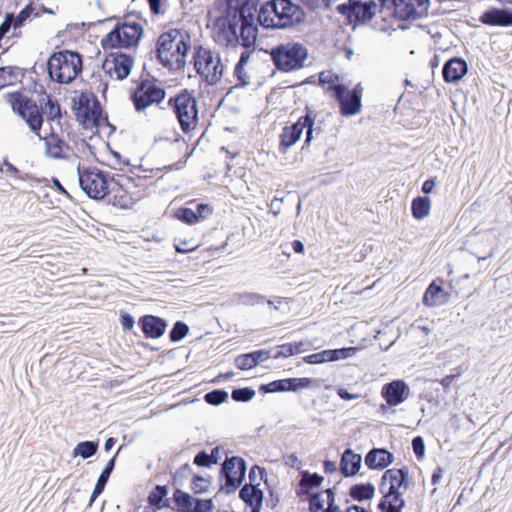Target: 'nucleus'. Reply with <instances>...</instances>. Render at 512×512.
I'll use <instances>...</instances> for the list:
<instances>
[{
  "instance_id": "2",
  "label": "nucleus",
  "mask_w": 512,
  "mask_h": 512,
  "mask_svg": "<svg viewBox=\"0 0 512 512\" xmlns=\"http://www.w3.org/2000/svg\"><path fill=\"white\" fill-rule=\"evenodd\" d=\"M13 113L18 115L29 127L39 140H44L40 131L42 129L45 116L49 122H54L62 118L61 105L55 97H48L46 108L37 107V103L21 91L9 92L5 95Z\"/></svg>"
},
{
  "instance_id": "22",
  "label": "nucleus",
  "mask_w": 512,
  "mask_h": 512,
  "mask_svg": "<svg viewBox=\"0 0 512 512\" xmlns=\"http://www.w3.org/2000/svg\"><path fill=\"white\" fill-rule=\"evenodd\" d=\"M122 447H123V445H121L117 449L115 455L111 459L108 460V462L104 466L103 470L101 471L100 475L98 476V479L95 483L94 489H93L92 494L89 499V503L87 506L88 508L91 507L92 504L94 503V501L104 492L105 487L110 479V476L115 469L116 459H117V456H118L120 450L122 449Z\"/></svg>"
},
{
  "instance_id": "29",
  "label": "nucleus",
  "mask_w": 512,
  "mask_h": 512,
  "mask_svg": "<svg viewBox=\"0 0 512 512\" xmlns=\"http://www.w3.org/2000/svg\"><path fill=\"white\" fill-rule=\"evenodd\" d=\"M362 457L351 449H346L341 457L340 470L345 477L354 476L360 469Z\"/></svg>"
},
{
  "instance_id": "12",
  "label": "nucleus",
  "mask_w": 512,
  "mask_h": 512,
  "mask_svg": "<svg viewBox=\"0 0 512 512\" xmlns=\"http://www.w3.org/2000/svg\"><path fill=\"white\" fill-rule=\"evenodd\" d=\"M134 66V57L131 54L121 51L110 52L102 62V69L112 77L115 74L116 80H124L131 74Z\"/></svg>"
},
{
  "instance_id": "15",
  "label": "nucleus",
  "mask_w": 512,
  "mask_h": 512,
  "mask_svg": "<svg viewBox=\"0 0 512 512\" xmlns=\"http://www.w3.org/2000/svg\"><path fill=\"white\" fill-rule=\"evenodd\" d=\"M304 129H307L305 144H309L312 140L313 120L309 115H306L299 118V120L293 125L283 129L281 134V145L286 148L294 145L300 139Z\"/></svg>"
},
{
  "instance_id": "16",
  "label": "nucleus",
  "mask_w": 512,
  "mask_h": 512,
  "mask_svg": "<svg viewBox=\"0 0 512 512\" xmlns=\"http://www.w3.org/2000/svg\"><path fill=\"white\" fill-rule=\"evenodd\" d=\"M179 35H181L180 29L173 28L165 31L158 37L155 45L156 59L169 71L174 69V63L173 60L165 54L172 50L173 44L178 39Z\"/></svg>"
},
{
  "instance_id": "9",
  "label": "nucleus",
  "mask_w": 512,
  "mask_h": 512,
  "mask_svg": "<svg viewBox=\"0 0 512 512\" xmlns=\"http://www.w3.org/2000/svg\"><path fill=\"white\" fill-rule=\"evenodd\" d=\"M246 461L240 456L226 457L219 472V492L234 493L245 479Z\"/></svg>"
},
{
  "instance_id": "39",
  "label": "nucleus",
  "mask_w": 512,
  "mask_h": 512,
  "mask_svg": "<svg viewBox=\"0 0 512 512\" xmlns=\"http://www.w3.org/2000/svg\"><path fill=\"white\" fill-rule=\"evenodd\" d=\"M3 165L6 167V172L10 173L16 179L24 181L30 180L37 183H45L46 185L48 183V179L45 177L38 178L31 173H21V171L14 164L9 162L7 158L4 159Z\"/></svg>"
},
{
  "instance_id": "19",
  "label": "nucleus",
  "mask_w": 512,
  "mask_h": 512,
  "mask_svg": "<svg viewBox=\"0 0 512 512\" xmlns=\"http://www.w3.org/2000/svg\"><path fill=\"white\" fill-rule=\"evenodd\" d=\"M381 394L390 406L404 402L409 395V388L403 380H394L383 386Z\"/></svg>"
},
{
  "instance_id": "56",
  "label": "nucleus",
  "mask_w": 512,
  "mask_h": 512,
  "mask_svg": "<svg viewBox=\"0 0 512 512\" xmlns=\"http://www.w3.org/2000/svg\"><path fill=\"white\" fill-rule=\"evenodd\" d=\"M355 347L327 350L328 360L336 361L352 357L356 353Z\"/></svg>"
},
{
  "instance_id": "63",
  "label": "nucleus",
  "mask_w": 512,
  "mask_h": 512,
  "mask_svg": "<svg viewBox=\"0 0 512 512\" xmlns=\"http://www.w3.org/2000/svg\"><path fill=\"white\" fill-rule=\"evenodd\" d=\"M260 390L264 393L284 392L283 391V380L272 381L268 384H262Z\"/></svg>"
},
{
  "instance_id": "10",
  "label": "nucleus",
  "mask_w": 512,
  "mask_h": 512,
  "mask_svg": "<svg viewBox=\"0 0 512 512\" xmlns=\"http://www.w3.org/2000/svg\"><path fill=\"white\" fill-rule=\"evenodd\" d=\"M156 82L157 79L154 77L142 79L137 87L131 90L130 100L137 112L144 111L153 104L159 105L165 99V88L158 86Z\"/></svg>"
},
{
  "instance_id": "4",
  "label": "nucleus",
  "mask_w": 512,
  "mask_h": 512,
  "mask_svg": "<svg viewBox=\"0 0 512 512\" xmlns=\"http://www.w3.org/2000/svg\"><path fill=\"white\" fill-rule=\"evenodd\" d=\"M305 18L303 9L290 0H271L258 11V24L265 28L284 29L301 23Z\"/></svg>"
},
{
  "instance_id": "48",
  "label": "nucleus",
  "mask_w": 512,
  "mask_h": 512,
  "mask_svg": "<svg viewBox=\"0 0 512 512\" xmlns=\"http://www.w3.org/2000/svg\"><path fill=\"white\" fill-rule=\"evenodd\" d=\"M119 322L124 332H130L135 337H140V334L135 330V319L132 314L124 310H120Z\"/></svg>"
},
{
  "instance_id": "40",
  "label": "nucleus",
  "mask_w": 512,
  "mask_h": 512,
  "mask_svg": "<svg viewBox=\"0 0 512 512\" xmlns=\"http://www.w3.org/2000/svg\"><path fill=\"white\" fill-rule=\"evenodd\" d=\"M375 488L372 484H356L350 488V496L358 501L371 499Z\"/></svg>"
},
{
  "instance_id": "58",
  "label": "nucleus",
  "mask_w": 512,
  "mask_h": 512,
  "mask_svg": "<svg viewBox=\"0 0 512 512\" xmlns=\"http://www.w3.org/2000/svg\"><path fill=\"white\" fill-rule=\"evenodd\" d=\"M193 463L201 468H210L212 466V460L209 457V453L206 450H200L193 459Z\"/></svg>"
},
{
  "instance_id": "54",
  "label": "nucleus",
  "mask_w": 512,
  "mask_h": 512,
  "mask_svg": "<svg viewBox=\"0 0 512 512\" xmlns=\"http://www.w3.org/2000/svg\"><path fill=\"white\" fill-rule=\"evenodd\" d=\"M322 481H323V477L318 474L305 473L303 475V478H302L300 484H301L302 488L305 489L306 492L310 494L309 490L314 487L320 486Z\"/></svg>"
},
{
  "instance_id": "52",
  "label": "nucleus",
  "mask_w": 512,
  "mask_h": 512,
  "mask_svg": "<svg viewBox=\"0 0 512 512\" xmlns=\"http://www.w3.org/2000/svg\"><path fill=\"white\" fill-rule=\"evenodd\" d=\"M223 70H224V66L223 64L221 63L220 60L217 61V63H215L212 67V72H205V75L203 77V80L208 84V85H215L217 84L221 77H222V74H223Z\"/></svg>"
},
{
  "instance_id": "25",
  "label": "nucleus",
  "mask_w": 512,
  "mask_h": 512,
  "mask_svg": "<svg viewBox=\"0 0 512 512\" xmlns=\"http://www.w3.org/2000/svg\"><path fill=\"white\" fill-rule=\"evenodd\" d=\"M483 24L490 26H512V10L493 8L480 16Z\"/></svg>"
},
{
  "instance_id": "37",
  "label": "nucleus",
  "mask_w": 512,
  "mask_h": 512,
  "mask_svg": "<svg viewBox=\"0 0 512 512\" xmlns=\"http://www.w3.org/2000/svg\"><path fill=\"white\" fill-rule=\"evenodd\" d=\"M431 200L427 196H418L412 201L411 210L415 219L421 220L430 214Z\"/></svg>"
},
{
  "instance_id": "45",
  "label": "nucleus",
  "mask_w": 512,
  "mask_h": 512,
  "mask_svg": "<svg viewBox=\"0 0 512 512\" xmlns=\"http://www.w3.org/2000/svg\"><path fill=\"white\" fill-rule=\"evenodd\" d=\"M174 217L187 225H194L197 222V217L192 208L181 206L174 211Z\"/></svg>"
},
{
  "instance_id": "30",
  "label": "nucleus",
  "mask_w": 512,
  "mask_h": 512,
  "mask_svg": "<svg viewBox=\"0 0 512 512\" xmlns=\"http://www.w3.org/2000/svg\"><path fill=\"white\" fill-rule=\"evenodd\" d=\"M46 155L53 159H66L67 155L64 149H69V145L59 137L53 129L51 130L50 137L45 141Z\"/></svg>"
},
{
  "instance_id": "24",
  "label": "nucleus",
  "mask_w": 512,
  "mask_h": 512,
  "mask_svg": "<svg viewBox=\"0 0 512 512\" xmlns=\"http://www.w3.org/2000/svg\"><path fill=\"white\" fill-rule=\"evenodd\" d=\"M468 66L465 60L459 57L448 60L442 69L443 79L447 83H456L467 73Z\"/></svg>"
},
{
  "instance_id": "3",
  "label": "nucleus",
  "mask_w": 512,
  "mask_h": 512,
  "mask_svg": "<svg viewBox=\"0 0 512 512\" xmlns=\"http://www.w3.org/2000/svg\"><path fill=\"white\" fill-rule=\"evenodd\" d=\"M148 20L138 11H128L101 39V47L112 49L136 48L144 36V25Z\"/></svg>"
},
{
  "instance_id": "17",
  "label": "nucleus",
  "mask_w": 512,
  "mask_h": 512,
  "mask_svg": "<svg viewBox=\"0 0 512 512\" xmlns=\"http://www.w3.org/2000/svg\"><path fill=\"white\" fill-rule=\"evenodd\" d=\"M137 326L146 339H159L165 334L168 322L160 316L144 314L139 317Z\"/></svg>"
},
{
  "instance_id": "13",
  "label": "nucleus",
  "mask_w": 512,
  "mask_h": 512,
  "mask_svg": "<svg viewBox=\"0 0 512 512\" xmlns=\"http://www.w3.org/2000/svg\"><path fill=\"white\" fill-rule=\"evenodd\" d=\"M335 98L340 105V113L343 116H352L361 111L362 88L358 84L350 90L345 85L335 87Z\"/></svg>"
},
{
  "instance_id": "18",
  "label": "nucleus",
  "mask_w": 512,
  "mask_h": 512,
  "mask_svg": "<svg viewBox=\"0 0 512 512\" xmlns=\"http://www.w3.org/2000/svg\"><path fill=\"white\" fill-rule=\"evenodd\" d=\"M92 107L81 114L76 113V119L85 130L99 128L102 125L104 115L107 114L101 107L100 101L94 93H91Z\"/></svg>"
},
{
  "instance_id": "61",
  "label": "nucleus",
  "mask_w": 512,
  "mask_h": 512,
  "mask_svg": "<svg viewBox=\"0 0 512 512\" xmlns=\"http://www.w3.org/2000/svg\"><path fill=\"white\" fill-rule=\"evenodd\" d=\"M234 75L238 80V83L235 85L236 88L244 87L249 83L248 75L244 70V66L236 64L234 68Z\"/></svg>"
},
{
  "instance_id": "51",
  "label": "nucleus",
  "mask_w": 512,
  "mask_h": 512,
  "mask_svg": "<svg viewBox=\"0 0 512 512\" xmlns=\"http://www.w3.org/2000/svg\"><path fill=\"white\" fill-rule=\"evenodd\" d=\"M91 101L92 98L90 99L88 94L85 92H82L78 99L73 98L72 110L74 115L76 116V113L81 114L88 111L92 107V104H90Z\"/></svg>"
},
{
  "instance_id": "50",
  "label": "nucleus",
  "mask_w": 512,
  "mask_h": 512,
  "mask_svg": "<svg viewBox=\"0 0 512 512\" xmlns=\"http://www.w3.org/2000/svg\"><path fill=\"white\" fill-rule=\"evenodd\" d=\"M256 391L252 387H239L234 388L231 393V398L235 402H248L254 398Z\"/></svg>"
},
{
  "instance_id": "6",
  "label": "nucleus",
  "mask_w": 512,
  "mask_h": 512,
  "mask_svg": "<svg viewBox=\"0 0 512 512\" xmlns=\"http://www.w3.org/2000/svg\"><path fill=\"white\" fill-rule=\"evenodd\" d=\"M82 64L83 56L78 51L61 50L49 56L46 71L51 81L70 84L82 73Z\"/></svg>"
},
{
  "instance_id": "35",
  "label": "nucleus",
  "mask_w": 512,
  "mask_h": 512,
  "mask_svg": "<svg viewBox=\"0 0 512 512\" xmlns=\"http://www.w3.org/2000/svg\"><path fill=\"white\" fill-rule=\"evenodd\" d=\"M334 501V493L331 489L311 494L309 500V509L311 512H325L328 503Z\"/></svg>"
},
{
  "instance_id": "60",
  "label": "nucleus",
  "mask_w": 512,
  "mask_h": 512,
  "mask_svg": "<svg viewBox=\"0 0 512 512\" xmlns=\"http://www.w3.org/2000/svg\"><path fill=\"white\" fill-rule=\"evenodd\" d=\"M213 499H201L197 498L194 512H212L214 510Z\"/></svg>"
},
{
  "instance_id": "31",
  "label": "nucleus",
  "mask_w": 512,
  "mask_h": 512,
  "mask_svg": "<svg viewBox=\"0 0 512 512\" xmlns=\"http://www.w3.org/2000/svg\"><path fill=\"white\" fill-rule=\"evenodd\" d=\"M192 64L198 75L203 79L206 70L213 64V56L210 50L204 49L202 46L196 47L192 56Z\"/></svg>"
},
{
  "instance_id": "21",
  "label": "nucleus",
  "mask_w": 512,
  "mask_h": 512,
  "mask_svg": "<svg viewBox=\"0 0 512 512\" xmlns=\"http://www.w3.org/2000/svg\"><path fill=\"white\" fill-rule=\"evenodd\" d=\"M375 0H349V17L354 16L358 22L370 20L377 11Z\"/></svg>"
},
{
  "instance_id": "1",
  "label": "nucleus",
  "mask_w": 512,
  "mask_h": 512,
  "mask_svg": "<svg viewBox=\"0 0 512 512\" xmlns=\"http://www.w3.org/2000/svg\"><path fill=\"white\" fill-rule=\"evenodd\" d=\"M222 14L213 20L214 40L223 47L241 45L248 49L256 43V1L219 0Z\"/></svg>"
},
{
  "instance_id": "5",
  "label": "nucleus",
  "mask_w": 512,
  "mask_h": 512,
  "mask_svg": "<svg viewBox=\"0 0 512 512\" xmlns=\"http://www.w3.org/2000/svg\"><path fill=\"white\" fill-rule=\"evenodd\" d=\"M408 470L388 469L382 476L380 491L383 498L378 504L381 512H401L405 505L402 495L408 489Z\"/></svg>"
},
{
  "instance_id": "59",
  "label": "nucleus",
  "mask_w": 512,
  "mask_h": 512,
  "mask_svg": "<svg viewBox=\"0 0 512 512\" xmlns=\"http://www.w3.org/2000/svg\"><path fill=\"white\" fill-rule=\"evenodd\" d=\"M18 15L23 19L25 22L28 19H31L32 17L38 18L40 17V13L36 12V7L33 2H29L27 5H25L24 8L20 10Z\"/></svg>"
},
{
  "instance_id": "20",
  "label": "nucleus",
  "mask_w": 512,
  "mask_h": 512,
  "mask_svg": "<svg viewBox=\"0 0 512 512\" xmlns=\"http://www.w3.org/2000/svg\"><path fill=\"white\" fill-rule=\"evenodd\" d=\"M113 185H109V195L106 196L107 203L120 209H130L136 200L125 190L122 185L113 178Z\"/></svg>"
},
{
  "instance_id": "43",
  "label": "nucleus",
  "mask_w": 512,
  "mask_h": 512,
  "mask_svg": "<svg viewBox=\"0 0 512 512\" xmlns=\"http://www.w3.org/2000/svg\"><path fill=\"white\" fill-rule=\"evenodd\" d=\"M24 24L25 21L21 19L18 14L7 12L4 16L3 22L0 24V27L4 26L5 34L7 35L11 30L17 31L19 28L24 26Z\"/></svg>"
},
{
  "instance_id": "23",
  "label": "nucleus",
  "mask_w": 512,
  "mask_h": 512,
  "mask_svg": "<svg viewBox=\"0 0 512 512\" xmlns=\"http://www.w3.org/2000/svg\"><path fill=\"white\" fill-rule=\"evenodd\" d=\"M176 41V48L171 53V57H169L173 60L174 63V69L172 71H179L184 69L186 65V56L191 49V37L188 32L181 31V35H179Z\"/></svg>"
},
{
  "instance_id": "64",
  "label": "nucleus",
  "mask_w": 512,
  "mask_h": 512,
  "mask_svg": "<svg viewBox=\"0 0 512 512\" xmlns=\"http://www.w3.org/2000/svg\"><path fill=\"white\" fill-rule=\"evenodd\" d=\"M412 447H413V451H414L415 455L418 458L423 457L424 452H425V445H424V441H423L422 437H420V436L415 437L412 440Z\"/></svg>"
},
{
  "instance_id": "32",
  "label": "nucleus",
  "mask_w": 512,
  "mask_h": 512,
  "mask_svg": "<svg viewBox=\"0 0 512 512\" xmlns=\"http://www.w3.org/2000/svg\"><path fill=\"white\" fill-rule=\"evenodd\" d=\"M197 498L176 487L173 492L172 501L178 512H194Z\"/></svg>"
},
{
  "instance_id": "42",
  "label": "nucleus",
  "mask_w": 512,
  "mask_h": 512,
  "mask_svg": "<svg viewBox=\"0 0 512 512\" xmlns=\"http://www.w3.org/2000/svg\"><path fill=\"white\" fill-rule=\"evenodd\" d=\"M190 328L187 323L181 320H177L171 330L169 331L168 337L170 342L178 343L181 342L189 333Z\"/></svg>"
},
{
  "instance_id": "46",
  "label": "nucleus",
  "mask_w": 512,
  "mask_h": 512,
  "mask_svg": "<svg viewBox=\"0 0 512 512\" xmlns=\"http://www.w3.org/2000/svg\"><path fill=\"white\" fill-rule=\"evenodd\" d=\"M235 366L240 370H248L256 367V350L241 354L235 358Z\"/></svg>"
},
{
  "instance_id": "36",
  "label": "nucleus",
  "mask_w": 512,
  "mask_h": 512,
  "mask_svg": "<svg viewBox=\"0 0 512 512\" xmlns=\"http://www.w3.org/2000/svg\"><path fill=\"white\" fill-rule=\"evenodd\" d=\"M300 345L293 344H284L276 348L273 351L272 355H269L268 352H264L263 350H258V363L268 359L269 357L279 358V357H289L293 354L300 353Z\"/></svg>"
},
{
  "instance_id": "55",
  "label": "nucleus",
  "mask_w": 512,
  "mask_h": 512,
  "mask_svg": "<svg viewBox=\"0 0 512 512\" xmlns=\"http://www.w3.org/2000/svg\"><path fill=\"white\" fill-rule=\"evenodd\" d=\"M192 474V468L188 463L180 466L176 472L172 475V484L174 486H182L183 481L186 480Z\"/></svg>"
},
{
  "instance_id": "14",
  "label": "nucleus",
  "mask_w": 512,
  "mask_h": 512,
  "mask_svg": "<svg viewBox=\"0 0 512 512\" xmlns=\"http://www.w3.org/2000/svg\"><path fill=\"white\" fill-rule=\"evenodd\" d=\"M395 16L401 20H416L428 13L429 0H392Z\"/></svg>"
},
{
  "instance_id": "28",
  "label": "nucleus",
  "mask_w": 512,
  "mask_h": 512,
  "mask_svg": "<svg viewBox=\"0 0 512 512\" xmlns=\"http://www.w3.org/2000/svg\"><path fill=\"white\" fill-rule=\"evenodd\" d=\"M450 299V294L441 286L432 282L426 289L423 296V303L429 307H437L446 304Z\"/></svg>"
},
{
  "instance_id": "49",
  "label": "nucleus",
  "mask_w": 512,
  "mask_h": 512,
  "mask_svg": "<svg viewBox=\"0 0 512 512\" xmlns=\"http://www.w3.org/2000/svg\"><path fill=\"white\" fill-rule=\"evenodd\" d=\"M319 82L326 90H332L335 93L336 86H344L338 83V76L331 71H323L319 74Z\"/></svg>"
},
{
  "instance_id": "38",
  "label": "nucleus",
  "mask_w": 512,
  "mask_h": 512,
  "mask_svg": "<svg viewBox=\"0 0 512 512\" xmlns=\"http://www.w3.org/2000/svg\"><path fill=\"white\" fill-rule=\"evenodd\" d=\"M99 449L98 441L85 440L76 444L72 451L73 457L88 459L96 455Z\"/></svg>"
},
{
  "instance_id": "53",
  "label": "nucleus",
  "mask_w": 512,
  "mask_h": 512,
  "mask_svg": "<svg viewBox=\"0 0 512 512\" xmlns=\"http://www.w3.org/2000/svg\"><path fill=\"white\" fill-rule=\"evenodd\" d=\"M239 497L246 505L256 502V483L244 485L239 491Z\"/></svg>"
},
{
  "instance_id": "34",
  "label": "nucleus",
  "mask_w": 512,
  "mask_h": 512,
  "mask_svg": "<svg viewBox=\"0 0 512 512\" xmlns=\"http://www.w3.org/2000/svg\"><path fill=\"white\" fill-rule=\"evenodd\" d=\"M258 306L262 313L271 312L272 316L277 318L279 313H284L288 308V303L280 297H276L273 300H267L263 296H258Z\"/></svg>"
},
{
  "instance_id": "8",
  "label": "nucleus",
  "mask_w": 512,
  "mask_h": 512,
  "mask_svg": "<svg viewBox=\"0 0 512 512\" xmlns=\"http://www.w3.org/2000/svg\"><path fill=\"white\" fill-rule=\"evenodd\" d=\"M167 104L173 110L183 133L188 134L195 128L198 121V102L193 92L182 89L171 96Z\"/></svg>"
},
{
  "instance_id": "47",
  "label": "nucleus",
  "mask_w": 512,
  "mask_h": 512,
  "mask_svg": "<svg viewBox=\"0 0 512 512\" xmlns=\"http://www.w3.org/2000/svg\"><path fill=\"white\" fill-rule=\"evenodd\" d=\"M228 397H229L228 392L224 389L219 388V389H214L212 391L207 392L204 395V400L209 405L218 406V405L226 402Z\"/></svg>"
},
{
  "instance_id": "41",
  "label": "nucleus",
  "mask_w": 512,
  "mask_h": 512,
  "mask_svg": "<svg viewBox=\"0 0 512 512\" xmlns=\"http://www.w3.org/2000/svg\"><path fill=\"white\" fill-rule=\"evenodd\" d=\"M283 380V391L297 392L301 389L309 388L312 386L314 380L311 378H287Z\"/></svg>"
},
{
  "instance_id": "7",
  "label": "nucleus",
  "mask_w": 512,
  "mask_h": 512,
  "mask_svg": "<svg viewBox=\"0 0 512 512\" xmlns=\"http://www.w3.org/2000/svg\"><path fill=\"white\" fill-rule=\"evenodd\" d=\"M79 187L92 200L102 201L109 195V185H113L114 175L94 166L77 165Z\"/></svg>"
},
{
  "instance_id": "27",
  "label": "nucleus",
  "mask_w": 512,
  "mask_h": 512,
  "mask_svg": "<svg viewBox=\"0 0 512 512\" xmlns=\"http://www.w3.org/2000/svg\"><path fill=\"white\" fill-rule=\"evenodd\" d=\"M169 491L168 485H155L147 496V503L157 510L171 508V499L168 498Z\"/></svg>"
},
{
  "instance_id": "26",
  "label": "nucleus",
  "mask_w": 512,
  "mask_h": 512,
  "mask_svg": "<svg viewBox=\"0 0 512 512\" xmlns=\"http://www.w3.org/2000/svg\"><path fill=\"white\" fill-rule=\"evenodd\" d=\"M394 460L393 454L383 448H373L365 457V465L370 469H385Z\"/></svg>"
},
{
  "instance_id": "11",
  "label": "nucleus",
  "mask_w": 512,
  "mask_h": 512,
  "mask_svg": "<svg viewBox=\"0 0 512 512\" xmlns=\"http://www.w3.org/2000/svg\"><path fill=\"white\" fill-rule=\"evenodd\" d=\"M270 55L277 68L283 71H292L304 66L308 53L301 44L287 43L273 49Z\"/></svg>"
},
{
  "instance_id": "44",
  "label": "nucleus",
  "mask_w": 512,
  "mask_h": 512,
  "mask_svg": "<svg viewBox=\"0 0 512 512\" xmlns=\"http://www.w3.org/2000/svg\"><path fill=\"white\" fill-rule=\"evenodd\" d=\"M211 479V476L205 478L200 474H193L190 489L195 495L206 493L211 484Z\"/></svg>"
},
{
  "instance_id": "62",
  "label": "nucleus",
  "mask_w": 512,
  "mask_h": 512,
  "mask_svg": "<svg viewBox=\"0 0 512 512\" xmlns=\"http://www.w3.org/2000/svg\"><path fill=\"white\" fill-rule=\"evenodd\" d=\"M304 361L309 364H320L324 362H329L327 350H323L321 352L308 355L304 358Z\"/></svg>"
},
{
  "instance_id": "57",
  "label": "nucleus",
  "mask_w": 512,
  "mask_h": 512,
  "mask_svg": "<svg viewBox=\"0 0 512 512\" xmlns=\"http://www.w3.org/2000/svg\"><path fill=\"white\" fill-rule=\"evenodd\" d=\"M194 212L197 217V222H200L211 216L214 212V208L213 206L207 203H198L196 205V209L194 210Z\"/></svg>"
},
{
  "instance_id": "33",
  "label": "nucleus",
  "mask_w": 512,
  "mask_h": 512,
  "mask_svg": "<svg viewBox=\"0 0 512 512\" xmlns=\"http://www.w3.org/2000/svg\"><path fill=\"white\" fill-rule=\"evenodd\" d=\"M26 69L18 66H0V90L25 77Z\"/></svg>"
}]
</instances>
